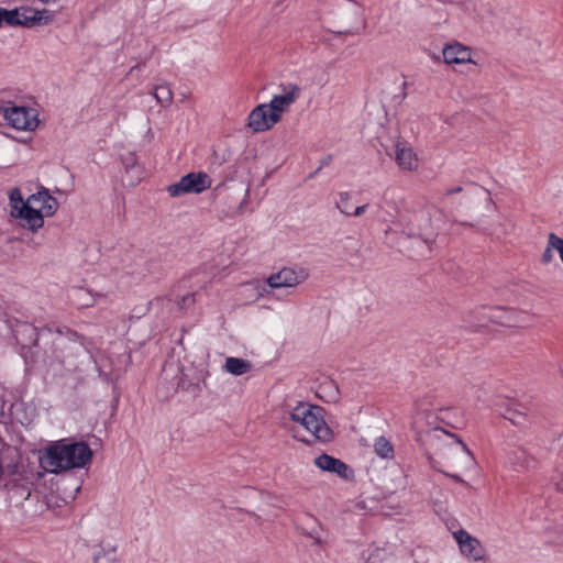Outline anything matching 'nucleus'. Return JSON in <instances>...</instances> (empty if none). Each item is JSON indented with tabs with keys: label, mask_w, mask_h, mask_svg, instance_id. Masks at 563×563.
<instances>
[{
	"label": "nucleus",
	"mask_w": 563,
	"mask_h": 563,
	"mask_svg": "<svg viewBox=\"0 0 563 563\" xmlns=\"http://www.w3.org/2000/svg\"><path fill=\"white\" fill-rule=\"evenodd\" d=\"M415 439L428 453L434 450L446 466L453 467L461 464L464 467H471L475 464L473 453L462 439L441 427L419 429L416 431Z\"/></svg>",
	"instance_id": "nucleus-1"
},
{
	"label": "nucleus",
	"mask_w": 563,
	"mask_h": 563,
	"mask_svg": "<svg viewBox=\"0 0 563 563\" xmlns=\"http://www.w3.org/2000/svg\"><path fill=\"white\" fill-rule=\"evenodd\" d=\"M55 336H51L49 347H43V355L49 357L63 365L77 367L84 358L92 356V341L75 330L63 325L57 327ZM48 344V341H45Z\"/></svg>",
	"instance_id": "nucleus-2"
},
{
	"label": "nucleus",
	"mask_w": 563,
	"mask_h": 563,
	"mask_svg": "<svg viewBox=\"0 0 563 563\" xmlns=\"http://www.w3.org/2000/svg\"><path fill=\"white\" fill-rule=\"evenodd\" d=\"M93 451L85 441L67 442L66 439L48 445L42 457V463L53 473L82 468L91 462Z\"/></svg>",
	"instance_id": "nucleus-3"
},
{
	"label": "nucleus",
	"mask_w": 563,
	"mask_h": 563,
	"mask_svg": "<svg viewBox=\"0 0 563 563\" xmlns=\"http://www.w3.org/2000/svg\"><path fill=\"white\" fill-rule=\"evenodd\" d=\"M324 411L321 406L298 402L290 412V419L309 431L314 441L329 443L333 441L334 432L324 420Z\"/></svg>",
	"instance_id": "nucleus-4"
},
{
	"label": "nucleus",
	"mask_w": 563,
	"mask_h": 563,
	"mask_svg": "<svg viewBox=\"0 0 563 563\" xmlns=\"http://www.w3.org/2000/svg\"><path fill=\"white\" fill-rule=\"evenodd\" d=\"M212 179L205 172H191L184 175L179 181L167 187L170 197H180L188 194L199 195L211 187Z\"/></svg>",
	"instance_id": "nucleus-5"
},
{
	"label": "nucleus",
	"mask_w": 563,
	"mask_h": 563,
	"mask_svg": "<svg viewBox=\"0 0 563 563\" xmlns=\"http://www.w3.org/2000/svg\"><path fill=\"white\" fill-rule=\"evenodd\" d=\"M282 95H275L269 103H266L272 112L273 120L282 119V113L287 111L300 96L301 88L297 84H280Z\"/></svg>",
	"instance_id": "nucleus-6"
},
{
	"label": "nucleus",
	"mask_w": 563,
	"mask_h": 563,
	"mask_svg": "<svg viewBox=\"0 0 563 563\" xmlns=\"http://www.w3.org/2000/svg\"><path fill=\"white\" fill-rule=\"evenodd\" d=\"M14 336L22 347H41L40 340L53 336V328L45 325L40 330L31 323L24 322L16 327Z\"/></svg>",
	"instance_id": "nucleus-7"
},
{
	"label": "nucleus",
	"mask_w": 563,
	"mask_h": 563,
	"mask_svg": "<svg viewBox=\"0 0 563 563\" xmlns=\"http://www.w3.org/2000/svg\"><path fill=\"white\" fill-rule=\"evenodd\" d=\"M345 24L332 30L334 34L356 35L366 26L361 7L356 2H351L343 12Z\"/></svg>",
	"instance_id": "nucleus-8"
},
{
	"label": "nucleus",
	"mask_w": 563,
	"mask_h": 563,
	"mask_svg": "<svg viewBox=\"0 0 563 563\" xmlns=\"http://www.w3.org/2000/svg\"><path fill=\"white\" fill-rule=\"evenodd\" d=\"M0 114L8 121V124L16 130H32L35 124L30 118L29 109L25 107L0 104Z\"/></svg>",
	"instance_id": "nucleus-9"
},
{
	"label": "nucleus",
	"mask_w": 563,
	"mask_h": 563,
	"mask_svg": "<svg viewBox=\"0 0 563 563\" xmlns=\"http://www.w3.org/2000/svg\"><path fill=\"white\" fill-rule=\"evenodd\" d=\"M33 201L29 198L23 206H20L18 211H11L12 217L24 221L23 228L29 229L32 232H36L44 224L43 213L41 209L33 207Z\"/></svg>",
	"instance_id": "nucleus-10"
},
{
	"label": "nucleus",
	"mask_w": 563,
	"mask_h": 563,
	"mask_svg": "<svg viewBox=\"0 0 563 563\" xmlns=\"http://www.w3.org/2000/svg\"><path fill=\"white\" fill-rule=\"evenodd\" d=\"M454 538L463 555L479 561L485 556V549L479 540L472 537L467 531L461 529L454 533Z\"/></svg>",
	"instance_id": "nucleus-11"
},
{
	"label": "nucleus",
	"mask_w": 563,
	"mask_h": 563,
	"mask_svg": "<svg viewBox=\"0 0 563 563\" xmlns=\"http://www.w3.org/2000/svg\"><path fill=\"white\" fill-rule=\"evenodd\" d=\"M308 277L305 269L296 272L294 268L284 267L278 273L268 277L267 283L272 288L295 287Z\"/></svg>",
	"instance_id": "nucleus-12"
},
{
	"label": "nucleus",
	"mask_w": 563,
	"mask_h": 563,
	"mask_svg": "<svg viewBox=\"0 0 563 563\" xmlns=\"http://www.w3.org/2000/svg\"><path fill=\"white\" fill-rule=\"evenodd\" d=\"M272 112L266 103L258 104L249 114L247 126L255 133L272 129L279 120H273Z\"/></svg>",
	"instance_id": "nucleus-13"
},
{
	"label": "nucleus",
	"mask_w": 563,
	"mask_h": 563,
	"mask_svg": "<svg viewBox=\"0 0 563 563\" xmlns=\"http://www.w3.org/2000/svg\"><path fill=\"white\" fill-rule=\"evenodd\" d=\"M416 220L418 221V232L417 235L421 241L430 246L432 243L435 242V239L438 236V230L433 225V222L431 220V212L429 209L421 211L419 214H417Z\"/></svg>",
	"instance_id": "nucleus-14"
},
{
	"label": "nucleus",
	"mask_w": 563,
	"mask_h": 563,
	"mask_svg": "<svg viewBox=\"0 0 563 563\" xmlns=\"http://www.w3.org/2000/svg\"><path fill=\"white\" fill-rule=\"evenodd\" d=\"M314 465L322 471L336 474L341 478H349V466L341 460L322 453L314 459Z\"/></svg>",
	"instance_id": "nucleus-15"
},
{
	"label": "nucleus",
	"mask_w": 563,
	"mask_h": 563,
	"mask_svg": "<svg viewBox=\"0 0 563 563\" xmlns=\"http://www.w3.org/2000/svg\"><path fill=\"white\" fill-rule=\"evenodd\" d=\"M29 200L33 201V202H41V207L38 209H41L43 217L44 216L52 217L53 214H55V212L58 209L57 199L54 198L49 194V190L43 186H41V188L37 192L32 194L29 197Z\"/></svg>",
	"instance_id": "nucleus-16"
},
{
	"label": "nucleus",
	"mask_w": 563,
	"mask_h": 563,
	"mask_svg": "<svg viewBox=\"0 0 563 563\" xmlns=\"http://www.w3.org/2000/svg\"><path fill=\"white\" fill-rule=\"evenodd\" d=\"M509 462L519 470H531L538 466V459L526 448L518 446L509 453Z\"/></svg>",
	"instance_id": "nucleus-17"
},
{
	"label": "nucleus",
	"mask_w": 563,
	"mask_h": 563,
	"mask_svg": "<svg viewBox=\"0 0 563 563\" xmlns=\"http://www.w3.org/2000/svg\"><path fill=\"white\" fill-rule=\"evenodd\" d=\"M442 54L446 64H463L472 60L471 49L460 43L448 44Z\"/></svg>",
	"instance_id": "nucleus-18"
},
{
	"label": "nucleus",
	"mask_w": 563,
	"mask_h": 563,
	"mask_svg": "<svg viewBox=\"0 0 563 563\" xmlns=\"http://www.w3.org/2000/svg\"><path fill=\"white\" fill-rule=\"evenodd\" d=\"M395 161L401 169L412 170L417 167V156L410 147L396 145Z\"/></svg>",
	"instance_id": "nucleus-19"
},
{
	"label": "nucleus",
	"mask_w": 563,
	"mask_h": 563,
	"mask_svg": "<svg viewBox=\"0 0 563 563\" xmlns=\"http://www.w3.org/2000/svg\"><path fill=\"white\" fill-rule=\"evenodd\" d=\"M501 415L515 426H522L527 421V408L520 404H509Z\"/></svg>",
	"instance_id": "nucleus-20"
},
{
	"label": "nucleus",
	"mask_w": 563,
	"mask_h": 563,
	"mask_svg": "<svg viewBox=\"0 0 563 563\" xmlns=\"http://www.w3.org/2000/svg\"><path fill=\"white\" fill-rule=\"evenodd\" d=\"M22 11V7L14 9H7L0 7V27H2L3 25L11 27L21 26V19L23 15Z\"/></svg>",
	"instance_id": "nucleus-21"
},
{
	"label": "nucleus",
	"mask_w": 563,
	"mask_h": 563,
	"mask_svg": "<svg viewBox=\"0 0 563 563\" xmlns=\"http://www.w3.org/2000/svg\"><path fill=\"white\" fill-rule=\"evenodd\" d=\"M497 313L503 314V319L497 320V324L503 327H516L521 322L523 312L514 308L497 307Z\"/></svg>",
	"instance_id": "nucleus-22"
},
{
	"label": "nucleus",
	"mask_w": 563,
	"mask_h": 563,
	"mask_svg": "<svg viewBox=\"0 0 563 563\" xmlns=\"http://www.w3.org/2000/svg\"><path fill=\"white\" fill-rule=\"evenodd\" d=\"M224 368L234 376H241L251 371L252 364L247 360L231 356L225 360Z\"/></svg>",
	"instance_id": "nucleus-23"
},
{
	"label": "nucleus",
	"mask_w": 563,
	"mask_h": 563,
	"mask_svg": "<svg viewBox=\"0 0 563 563\" xmlns=\"http://www.w3.org/2000/svg\"><path fill=\"white\" fill-rule=\"evenodd\" d=\"M93 563H117V547L100 544V551L93 556Z\"/></svg>",
	"instance_id": "nucleus-24"
},
{
	"label": "nucleus",
	"mask_w": 563,
	"mask_h": 563,
	"mask_svg": "<svg viewBox=\"0 0 563 563\" xmlns=\"http://www.w3.org/2000/svg\"><path fill=\"white\" fill-rule=\"evenodd\" d=\"M153 96L162 107H167L173 101V91L167 84L154 86Z\"/></svg>",
	"instance_id": "nucleus-25"
},
{
	"label": "nucleus",
	"mask_w": 563,
	"mask_h": 563,
	"mask_svg": "<svg viewBox=\"0 0 563 563\" xmlns=\"http://www.w3.org/2000/svg\"><path fill=\"white\" fill-rule=\"evenodd\" d=\"M375 453L382 459L394 457V448L390 441L385 437H379L374 444Z\"/></svg>",
	"instance_id": "nucleus-26"
},
{
	"label": "nucleus",
	"mask_w": 563,
	"mask_h": 563,
	"mask_svg": "<svg viewBox=\"0 0 563 563\" xmlns=\"http://www.w3.org/2000/svg\"><path fill=\"white\" fill-rule=\"evenodd\" d=\"M22 13H23L22 19H21V26L22 27L31 29V27H34V26L43 25V22L41 20V15L35 14V13H24V11H22Z\"/></svg>",
	"instance_id": "nucleus-27"
},
{
	"label": "nucleus",
	"mask_w": 563,
	"mask_h": 563,
	"mask_svg": "<svg viewBox=\"0 0 563 563\" xmlns=\"http://www.w3.org/2000/svg\"><path fill=\"white\" fill-rule=\"evenodd\" d=\"M22 9H23L24 13H35V14L41 15L43 25H46L53 21L54 15L46 9L38 10V9H34L29 5H23Z\"/></svg>",
	"instance_id": "nucleus-28"
},
{
	"label": "nucleus",
	"mask_w": 563,
	"mask_h": 563,
	"mask_svg": "<svg viewBox=\"0 0 563 563\" xmlns=\"http://www.w3.org/2000/svg\"><path fill=\"white\" fill-rule=\"evenodd\" d=\"M9 199L12 211H18L19 207L23 206V203L26 202V200L23 199V196L19 188L11 189Z\"/></svg>",
	"instance_id": "nucleus-29"
},
{
	"label": "nucleus",
	"mask_w": 563,
	"mask_h": 563,
	"mask_svg": "<svg viewBox=\"0 0 563 563\" xmlns=\"http://www.w3.org/2000/svg\"><path fill=\"white\" fill-rule=\"evenodd\" d=\"M125 175L129 177L128 185L129 186H135L142 179L143 167L141 165H137V168L125 170Z\"/></svg>",
	"instance_id": "nucleus-30"
},
{
	"label": "nucleus",
	"mask_w": 563,
	"mask_h": 563,
	"mask_svg": "<svg viewBox=\"0 0 563 563\" xmlns=\"http://www.w3.org/2000/svg\"><path fill=\"white\" fill-rule=\"evenodd\" d=\"M340 201L336 202V208L345 216H352L351 213V206H350V195L349 192H340L339 194Z\"/></svg>",
	"instance_id": "nucleus-31"
},
{
	"label": "nucleus",
	"mask_w": 563,
	"mask_h": 563,
	"mask_svg": "<svg viewBox=\"0 0 563 563\" xmlns=\"http://www.w3.org/2000/svg\"><path fill=\"white\" fill-rule=\"evenodd\" d=\"M497 307H487L483 306L481 310L483 311V318L487 319L490 322L497 323L498 319H503L501 313H497L495 310Z\"/></svg>",
	"instance_id": "nucleus-32"
},
{
	"label": "nucleus",
	"mask_w": 563,
	"mask_h": 563,
	"mask_svg": "<svg viewBox=\"0 0 563 563\" xmlns=\"http://www.w3.org/2000/svg\"><path fill=\"white\" fill-rule=\"evenodd\" d=\"M121 162L124 167V170L137 168L136 155L133 152H129L126 155L121 156Z\"/></svg>",
	"instance_id": "nucleus-33"
},
{
	"label": "nucleus",
	"mask_w": 563,
	"mask_h": 563,
	"mask_svg": "<svg viewBox=\"0 0 563 563\" xmlns=\"http://www.w3.org/2000/svg\"><path fill=\"white\" fill-rule=\"evenodd\" d=\"M195 294L189 292L185 296H183L177 302L181 309L188 308L195 302Z\"/></svg>",
	"instance_id": "nucleus-34"
},
{
	"label": "nucleus",
	"mask_w": 563,
	"mask_h": 563,
	"mask_svg": "<svg viewBox=\"0 0 563 563\" xmlns=\"http://www.w3.org/2000/svg\"><path fill=\"white\" fill-rule=\"evenodd\" d=\"M553 246H550V239L548 240V246L544 250V252L541 255V263L547 265L549 264L553 258Z\"/></svg>",
	"instance_id": "nucleus-35"
},
{
	"label": "nucleus",
	"mask_w": 563,
	"mask_h": 563,
	"mask_svg": "<svg viewBox=\"0 0 563 563\" xmlns=\"http://www.w3.org/2000/svg\"><path fill=\"white\" fill-rule=\"evenodd\" d=\"M178 386L184 390H191V389L194 390L196 388H199L198 384L188 383L185 374L180 377Z\"/></svg>",
	"instance_id": "nucleus-36"
},
{
	"label": "nucleus",
	"mask_w": 563,
	"mask_h": 563,
	"mask_svg": "<svg viewBox=\"0 0 563 563\" xmlns=\"http://www.w3.org/2000/svg\"><path fill=\"white\" fill-rule=\"evenodd\" d=\"M332 162V155L331 154H328L327 156H324L321 162H320V166L318 167V170H321L323 167L325 166H329Z\"/></svg>",
	"instance_id": "nucleus-37"
},
{
	"label": "nucleus",
	"mask_w": 563,
	"mask_h": 563,
	"mask_svg": "<svg viewBox=\"0 0 563 563\" xmlns=\"http://www.w3.org/2000/svg\"><path fill=\"white\" fill-rule=\"evenodd\" d=\"M367 207H368L367 203H365L363 206H358L353 211H351V213H352V216L360 217L361 214H363L365 212Z\"/></svg>",
	"instance_id": "nucleus-38"
},
{
	"label": "nucleus",
	"mask_w": 563,
	"mask_h": 563,
	"mask_svg": "<svg viewBox=\"0 0 563 563\" xmlns=\"http://www.w3.org/2000/svg\"><path fill=\"white\" fill-rule=\"evenodd\" d=\"M439 471L441 473H443L444 475L449 476V477H452L455 482L457 483H464V481L462 479V477L457 474H450L448 473L445 470H442V468H439Z\"/></svg>",
	"instance_id": "nucleus-39"
},
{
	"label": "nucleus",
	"mask_w": 563,
	"mask_h": 563,
	"mask_svg": "<svg viewBox=\"0 0 563 563\" xmlns=\"http://www.w3.org/2000/svg\"><path fill=\"white\" fill-rule=\"evenodd\" d=\"M463 188L461 186L452 187L445 190L446 196L455 195L462 192Z\"/></svg>",
	"instance_id": "nucleus-40"
},
{
	"label": "nucleus",
	"mask_w": 563,
	"mask_h": 563,
	"mask_svg": "<svg viewBox=\"0 0 563 563\" xmlns=\"http://www.w3.org/2000/svg\"><path fill=\"white\" fill-rule=\"evenodd\" d=\"M294 438H295L296 440H298V441L302 442V443H307V444H310V443H311V441H310V440H307V439H305V438L300 437V435H299V434H297V433H294Z\"/></svg>",
	"instance_id": "nucleus-41"
},
{
	"label": "nucleus",
	"mask_w": 563,
	"mask_h": 563,
	"mask_svg": "<svg viewBox=\"0 0 563 563\" xmlns=\"http://www.w3.org/2000/svg\"><path fill=\"white\" fill-rule=\"evenodd\" d=\"M16 468H18V466L15 464L14 465H8V467H7L8 474L9 475L15 474L16 473Z\"/></svg>",
	"instance_id": "nucleus-42"
},
{
	"label": "nucleus",
	"mask_w": 563,
	"mask_h": 563,
	"mask_svg": "<svg viewBox=\"0 0 563 563\" xmlns=\"http://www.w3.org/2000/svg\"><path fill=\"white\" fill-rule=\"evenodd\" d=\"M307 536H308V537H310V538H312V539H314L317 543H319V542H320V539L314 534V532H313V531H311V532L307 533Z\"/></svg>",
	"instance_id": "nucleus-43"
},
{
	"label": "nucleus",
	"mask_w": 563,
	"mask_h": 563,
	"mask_svg": "<svg viewBox=\"0 0 563 563\" xmlns=\"http://www.w3.org/2000/svg\"><path fill=\"white\" fill-rule=\"evenodd\" d=\"M319 172H320V170H318V168H317L314 172H312V173H310V174L308 175L307 179H312V178H314V177H316V175H317Z\"/></svg>",
	"instance_id": "nucleus-44"
},
{
	"label": "nucleus",
	"mask_w": 563,
	"mask_h": 563,
	"mask_svg": "<svg viewBox=\"0 0 563 563\" xmlns=\"http://www.w3.org/2000/svg\"><path fill=\"white\" fill-rule=\"evenodd\" d=\"M4 472H5L4 467H3L2 463L0 462V478L3 476Z\"/></svg>",
	"instance_id": "nucleus-45"
},
{
	"label": "nucleus",
	"mask_w": 563,
	"mask_h": 563,
	"mask_svg": "<svg viewBox=\"0 0 563 563\" xmlns=\"http://www.w3.org/2000/svg\"><path fill=\"white\" fill-rule=\"evenodd\" d=\"M461 224L466 225V227H473L474 225L472 222H466V221L461 222Z\"/></svg>",
	"instance_id": "nucleus-46"
},
{
	"label": "nucleus",
	"mask_w": 563,
	"mask_h": 563,
	"mask_svg": "<svg viewBox=\"0 0 563 563\" xmlns=\"http://www.w3.org/2000/svg\"><path fill=\"white\" fill-rule=\"evenodd\" d=\"M91 305H92V300L85 302V305H84V306L89 307V306H91Z\"/></svg>",
	"instance_id": "nucleus-47"
}]
</instances>
